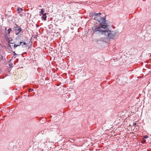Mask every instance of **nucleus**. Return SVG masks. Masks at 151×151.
Segmentation results:
<instances>
[{
	"label": "nucleus",
	"instance_id": "5",
	"mask_svg": "<svg viewBox=\"0 0 151 151\" xmlns=\"http://www.w3.org/2000/svg\"><path fill=\"white\" fill-rule=\"evenodd\" d=\"M13 29L16 32L17 35L20 33V32L22 31L21 28L20 27L18 26L17 25L16 27H14Z\"/></svg>",
	"mask_w": 151,
	"mask_h": 151
},
{
	"label": "nucleus",
	"instance_id": "7",
	"mask_svg": "<svg viewBox=\"0 0 151 151\" xmlns=\"http://www.w3.org/2000/svg\"><path fill=\"white\" fill-rule=\"evenodd\" d=\"M17 10L18 11V14L20 13L21 12H22L23 9L22 8H18L17 9Z\"/></svg>",
	"mask_w": 151,
	"mask_h": 151
},
{
	"label": "nucleus",
	"instance_id": "10",
	"mask_svg": "<svg viewBox=\"0 0 151 151\" xmlns=\"http://www.w3.org/2000/svg\"><path fill=\"white\" fill-rule=\"evenodd\" d=\"M4 37L5 38V39L7 41H9V38L8 37L7 35H4Z\"/></svg>",
	"mask_w": 151,
	"mask_h": 151
},
{
	"label": "nucleus",
	"instance_id": "11",
	"mask_svg": "<svg viewBox=\"0 0 151 151\" xmlns=\"http://www.w3.org/2000/svg\"><path fill=\"white\" fill-rule=\"evenodd\" d=\"M12 31V29L11 28L7 30V33L8 34H10V32H11Z\"/></svg>",
	"mask_w": 151,
	"mask_h": 151
},
{
	"label": "nucleus",
	"instance_id": "1",
	"mask_svg": "<svg viewBox=\"0 0 151 151\" xmlns=\"http://www.w3.org/2000/svg\"><path fill=\"white\" fill-rule=\"evenodd\" d=\"M101 14L100 13H94L92 16V17L94 19L97 21L100 24H105L106 22V17H102L101 16Z\"/></svg>",
	"mask_w": 151,
	"mask_h": 151
},
{
	"label": "nucleus",
	"instance_id": "3",
	"mask_svg": "<svg viewBox=\"0 0 151 151\" xmlns=\"http://www.w3.org/2000/svg\"><path fill=\"white\" fill-rule=\"evenodd\" d=\"M112 32H111L106 27L103 34L107 36L110 39H114L116 36V35L114 34H112Z\"/></svg>",
	"mask_w": 151,
	"mask_h": 151
},
{
	"label": "nucleus",
	"instance_id": "16",
	"mask_svg": "<svg viewBox=\"0 0 151 151\" xmlns=\"http://www.w3.org/2000/svg\"><path fill=\"white\" fill-rule=\"evenodd\" d=\"M20 15L21 16H22V14H20Z\"/></svg>",
	"mask_w": 151,
	"mask_h": 151
},
{
	"label": "nucleus",
	"instance_id": "8",
	"mask_svg": "<svg viewBox=\"0 0 151 151\" xmlns=\"http://www.w3.org/2000/svg\"><path fill=\"white\" fill-rule=\"evenodd\" d=\"M46 13H45L44 14H43V16L42 17V18L44 20H46V19L47 18V17L46 16Z\"/></svg>",
	"mask_w": 151,
	"mask_h": 151
},
{
	"label": "nucleus",
	"instance_id": "13",
	"mask_svg": "<svg viewBox=\"0 0 151 151\" xmlns=\"http://www.w3.org/2000/svg\"><path fill=\"white\" fill-rule=\"evenodd\" d=\"M148 137V136H145L143 137V138L144 139H146V138H147Z\"/></svg>",
	"mask_w": 151,
	"mask_h": 151
},
{
	"label": "nucleus",
	"instance_id": "17",
	"mask_svg": "<svg viewBox=\"0 0 151 151\" xmlns=\"http://www.w3.org/2000/svg\"><path fill=\"white\" fill-rule=\"evenodd\" d=\"M150 56H151V55H150Z\"/></svg>",
	"mask_w": 151,
	"mask_h": 151
},
{
	"label": "nucleus",
	"instance_id": "9",
	"mask_svg": "<svg viewBox=\"0 0 151 151\" xmlns=\"http://www.w3.org/2000/svg\"><path fill=\"white\" fill-rule=\"evenodd\" d=\"M13 43H11L9 42V47L11 48H12V47H14V45H13Z\"/></svg>",
	"mask_w": 151,
	"mask_h": 151
},
{
	"label": "nucleus",
	"instance_id": "15",
	"mask_svg": "<svg viewBox=\"0 0 151 151\" xmlns=\"http://www.w3.org/2000/svg\"><path fill=\"white\" fill-rule=\"evenodd\" d=\"M136 124H136V123H133V125H134V126H136Z\"/></svg>",
	"mask_w": 151,
	"mask_h": 151
},
{
	"label": "nucleus",
	"instance_id": "6",
	"mask_svg": "<svg viewBox=\"0 0 151 151\" xmlns=\"http://www.w3.org/2000/svg\"><path fill=\"white\" fill-rule=\"evenodd\" d=\"M19 43H20V45H21L23 47H25L26 46L27 44L26 42H22H22H20Z\"/></svg>",
	"mask_w": 151,
	"mask_h": 151
},
{
	"label": "nucleus",
	"instance_id": "2",
	"mask_svg": "<svg viewBox=\"0 0 151 151\" xmlns=\"http://www.w3.org/2000/svg\"><path fill=\"white\" fill-rule=\"evenodd\" d=\"M107 27V24L105 22V24H100V25L98 26H96L94 27H93V30L94 32L99 31L101 34H103Z\"/></svg>",
	"mask_w": 151,
	"mask_h": 151
},
{
	"label": "nucleus",
	"instance_id": "4",
	"mask_svg": "<svg viewBox=\"0 0 151 151\" xmlns=\"http://www.w3.org/2000/svg\"><path fill=\"white\" fill-rule=\"evenodd\" d=\"M22 40H21V38H20V36L18 35L17 36L15 39V43L14 44V48H15L18 46H19L21 45H20V42H22Z\"/></svg>",
	"mask_w": 151,
	"mask_h": 151
},
{
	"label": "nucleus",
	"instance_id": "12",
	"mask_svg": "<svg viewBox=\"0 0 151 151\" xmlns=\"http://www.w3.org/2000/svg\"><path fill=\"white\" fill-rule=\"evenodd\" d=\"M44 11L42 9H41V11L40 12L41 14H42V15L44 14Z\"/></svg>",
	"mask_w": 151,
	"mask_h": 151
},
{
	"label": "nucleus",
	"instance_id": "14",
	"mask_svg": "<svg viewBox=\"0 0 151 151\" xmlns=\"http://www.w3.org/2000/svg\"><path fill=\"white\" fill-rule=\"evenodd\" d=\"M33 91V89H32V88H30L29 89V91L30 92V91Z\"/></svg>",
	"mask_w": 151,
	"mask_h": 151
}]
</instances>
